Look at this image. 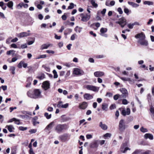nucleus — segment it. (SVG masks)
Segmentation results:
<instances>
[{"label":"nucleus","instance_id":"1","mask_svg":"<svg viewBox=\"0 0 154 154\" xmlns=\"http://www.w3.org/2000/svg\"><path fill=\"white\" fill-rule=\"evenodd\" d=\"M41 93V92L39 89H35L33 91V94L29 90L27 92V95L30 98L36 99L42 97Z\"/></svg>","mask_w":154,"mask_h":154},{"label":"nucleus","instance_id":"2","mask_svg":"<svg viewBox=\"0 0 154 154\" xmlns=\"http://www.w3.org/2000/svg\"><path fill=\"white\" fill-rule=\"evenodd\" d=\"M125 121L123 119L121 120L119 124V130L121 132H123L125 128Z\"/></svg>","mask_w":154,"mask_h":154},{"label":"nucleus","instance_id":"3","mask_svg":"<svg viewBox=\"0 0 154 154\" xmlns=\"http://www.w3.org/2000/svg\"><path fill=\"white\" fill-rule=\"evenodd\" d=\"M59 138L61 141L65 142L69 140L70 138V135L68 134L65 133L60 136Z\"/></svg>","mask_w":154,"mask_h":154},{"label":"nucleus","instance_id":"4","mask_svg":"<svg viewBox=\"0 0 154 154\" xmlns=\"http://www.w3.org/2000/svg\"><path fill=\"white\" fill-rule=\"evenodd\" d=\"M80 16L81 18V20L83 22H85L89 20L91 17V14H80Z\"/></svg>","mask_w":154,"mask_h":154},{"label":"nucleus","instance_id":"5","mask_svg":"<svg viewBox=\"0 0 154 154\" xmlns=\"http://www.w3.org/2000/svg\"><path fill=\"white\" fill-rule=\"evenodd\" d=\"M66 125L64 124H58L55 127V130L57 132H60L66 128Z\"/></svg>","mask_w":154,"mask_h":154},{"label":"nucleus","instance_id":"6","mask_svg":"<svg viewBox=\"0 0 154 154\" xmlns=\"http://www.w3.org/2000/svg\"><path fill=\"white\" fill-rule=\"evenodd\" d=\"M116 23L119 24L121 27L123 28L126 24V20L124 17H122L120 18L118 21H116Z\"/></svg>","mask_w":154,"mask_h":154},{"label":"nucleus","instance_id":"7","mask_svg":"<svg viewBox=\"0 0 154 154\" xmlns=\"http://www.w3.org/2000/svg\"><path fill=\"white\" fill-rule=\"evenodd\" d=\"M85 88L88 90L92 91L94 92L98 91L99 89L97 87L91 85H86Z\"/></svg>","mask_w":154,"mask_h":154},{"label":"nucleus","instance_id":"8","mask_svg":"<svg viewBox=\"0 0 154 154\" xmlns=\"http://www.w3.org/2000/svg\"><path fill=\"white\" fill-rule=\"evenodd\" d=\"M55 122L53 121L51 122L49 124L47 125L45 129V131L47 132H48L49 133L51 132V130L52 129L54 125Z\"/></svg>","mask_w":154,"mask_h":154},{"label":"nucleus","instance_id":"9","mask_svg":"<svg viewBox=\"0 0 154 154\" xmlns=\"http://www.w3.org/2000/svg\"><path fill=\"white\" fill-rule=\"evenodd\" d=\"M120 91L122 93V94L121 95V97L125 98L128 96V92L126 89L124 88H122L120 89Z\"/></svg>","mask_w":154,"mask_h":154},{"label":"nucleus","instance_id":"10","mask_svg":"<svg viewBox=\"0 0 154 154\" xmlns=\"http://www.w3.org/2000/svg\"><path fill=\"white\" fill-rule=\"evenodd\" d=\"M135 38H139V40L138 41H141L145 39V35L143 32H142L136 35L135 36Z\"/></svg>","mask_w":154,"mask_h":154},{"label":"nucleus","instance_id":"11","mask_svg":"<svg viewBox=\"0 0 154 154\" xmlns=\"http://www.w3.org/2000/svg\"><path fill=\"white\" fill-rule=\"evenodd\" d=\"M127 146V143H123L121 146L120 151L123 153H125L128 150H130V149L127 147H125Z\"/></svg>","mask_w":154,"mask_h":154},{"label":"nucleus","instance_id":"12","mask_svg":"<svg viewBox=\"0 0 154 154\" xmlns=\"http://www.w3.org/2000/svg\"><path fill=\"white\" fill-rule=\"evenodd\" d=\"M42 86L45 90H46L50 88V83L48 81H45L43 82Z\"/></svg>","mask_w":154,"mask_h":154},{"label":"nucleus","instance_id":"13","mask_svg":"<svg viewBox=\"0 0 154 154\" xmlns=\"http://www.w3.org/2000/svg\"><path fill=\"white\" fill-rule=\"evenodd\" d=\"M130 109L128 108H127L126 110L125 109L122 110V114L124 116L128 115L130 114Z\"/></svg>","mask_w":154,"mask_h":154},{"label":"nucleus","instance_id":"14","mask_svg":"<svg viewBox=\"0 0 154 154\" xmlns=\"http://www.w3.org/2000/svg\"><path fill=\"white\" fill-rule=\"evenodd\" d=\"M87 106V103L86 102H83L82 103L79 104V108L81 109H85Z\"/></svg>","mask_w":154,"mask_h":154},{"label":"nucleus","instance_id":"15","mask_svg":"<svg viewBox=\"0 0 154 154\" xmlns=\"http://www.w3.org/2000/svg\"><path fill=\"white\" fill-rule=\"evenodd\" d=\"M83 73V71L82 70L77 68H75L74 69L73 73L75 75H81Z\"/></svg>","mask_w":154,"mask_h":154},{"label":"nucleus","instance_id":"16","mask_svg":"<svg viewBox=\"0 0 154 154\" xmlns=\"http://www.w3.org/2000/svg\"><path fill=\"white\" fill-rule=\"evenodd\" d=\"M84 98L87 100H89L92 99L93 97L89 93H85L83 95Z\"/></svg>","mask_w":154,"mask_h":154},{"label":"nucleus","instance_id":"17","mask_svg":"<svg viewBox=\"0 0 154 154\" xmlns=\"http://www.w3.org/2000/svg\"><path fill=\"white\" fill-rule=\"evenodd\" d=\"M22 65L24 68L27 67L28 64L27 63H24L23 61H21L18 64L17 67L19 68H21L22 67Z\"/></svg>","mask_w":154,"mask_h":154},{"label":"nucleus","instance_id":"18","mask_svg":"<svg viewBox=\"0 0 154 154\" xmlns=\"http://www.w3.org/2000/svg\"><path fill=\"white\" fill-rule=\"evenodd\" d=\"M29 35V33L27 32H22L18 34L17 36L20 38H22L24 37H26Z\"/></svg>","mask_w":154,"mask_h":154},{"label":"nucleus","instance_id":"19","mask_svg":"<svg viewBox=\"0 0 154 154\" xmlns=\"http://www.w3.org/2000/svg\"><path fill=\"white\" fill-rule=\"evenodd\" d=\"M97 143V140H94L92 142L90 145V147L92 148H97L98 146Z\"/></svg>","mask_w":154,"mask_h":154},{"label":"nucleus","instance_id":"20","mask_svg":"<svg viewBox=\"0 0 154 154\" xmlns=\"http://www.w3.org/2000/svg\"><path fill=\"white\" fill-rule=\"evenodd\" d=\"M104 73L103 72L97 71L94 73V75L96 77H101L104 75Z\"/></svg>","mask_w":154,"mask_h":154},{"label":"nucleus","instance_id":"21","mask_svg":"<svg viewBox=\"0 0 154 154\" xmlns=\"http://www.w3.org/2000/svg\"><path fill=\"white\" fill-rule=\"evenodd\" d=\"M50 46H52V45L50 44H44L42 45L40 47V49L43 50L47 49Z\"/></svg>","mask_w":154,"mask_h":154},{"label":"nucleus","instance_id":"22","mask_svg":"<svg viewBox=\"0 0 154 154\" xmlns=\"http://www.w3.org/2000/svg\"><path fill=\"white\" fill-rule=\"evenodd\" d=\"M144 137L145 139L149 138L150 140H152L153 139V135L149 133H146L144 135Z\"/></svg>","mask_w":154,"mask_h":154},{"label":"nucleus","instance_id":"23","mask_svg":"<svg viewBox=\"0 0 154 154\" xmlns=\"http://www.w3.org/2000/svg\"><path fill=\"white\" fill-rule=\"evenodd\" d=\"M138 42L141 45L146 46L148 45V42L147 41L145 40V39L143 40L138 41Z\"/></svg>","mask_w":154,"mask_h":154},{"label":"nucleus","instance_id":"24","mask_svg":"<svg viewBox=\"0 0 154 154\" xmlns=\"http://www.w3.org/2000/svg\"><path fill=\"white\" fill-rule=\"evenodd\" d=\"M6 128H7L8 131L10 132H13V130L14 129V126L12 125H7L6 126Z\"/></svg>","mask_w":154,"mask_h":154},{"label":"nucleus","instance_id":"25","mask_svg":"<svg viewBox=\"0 0 154 154\" xmlns=\"http://www.w3.org/2000/svg\"><path fill=\"white\" fill-rule=\"evenodd\" d=\"M99 126L103 130H106L107 129V126L105 124H103L102 122H100Z\"/></svg>","mask_w":154,"mask_h":154},{"label":"nucleus","instance_id":"26","mask_svg":"<svg viewBox=\"0 0 154 154\" xmlns=\"http://www.w3.org/2000/svg\"><path fill=\"white\" fill-rule=\"evenodd\" d=\"M38 119V118L36 116H35L32 119V122L33 124L35 126L37 124H38L39 123V122H38L36 121Z\"/></svg>","mask_w":154,"mask_h":154},{"label":"nucleus","instance_id":"27","mask_svg":"<svg viewBox=\"0 0 154 154\" xmlns=\"http://www.w3.org/2000/svg\"><path fill=\"white\" fill-rule=\"evenodd\" d=\"M128 2L129 5L132 6L133 8H137L139 6V5L132 2L128 1Z\"/></svg>","mask_w":154,"mask_h":154},{"label":"nucleus","instance_id":"28","mask_svg":"<svg viewBox=\"0 0 154 154\" xmlns=\"http://www.w3.org/2000/svg\"><path fill=\"white\" fill-rule=\"evenodd\" d=\"M108 107V105L106 103H103L102 104V108L103 110L107 111Z\"/></svg>","mask_w":154,"mask_h":154},{"label":"nucleus","instance_id":"29","mask_svg":"<svg viewBox=\"0 0 154 154\" xmlns=\"http://www.w3.org/2000/svg\"><path fill=\"white\" fill-rule=\"evenodd\" d=\"M72 31L71 29L67 28L64 31V34L65 35H67L70 34Z\"/></svg>","mask_w":154,"mask_h":154},{"label":"nucleus","instance_id":"30","mask_svg":"<svg viewBox=\"0 0 154 154\" xmlns=\"http://www.w3.org/2000/svg\"><path fill=\"white\" fill-rule=\"evenodd\" d=\"M82 28L79 27L78 26H76L74 30L76 32L80 33L81 32Z\"/></svg>","mask_w":154,"mask_h":154},{"label":"nucleus","instance_id":"31","mask_svg":"<svg viewBox=\"0 0 154 154\" xmlns=\"http://www.w3.org/2000/svg\"><path fill=\"white\" fill-rule=\"evenodd\" d=\"M90 2L93 6L95 8H96L97 7L98 5L97 3H95L94 0H90Z\"/></svg>","mask_w":154,"mask_h":154},{"label":"nucleus","instance_id":"32","mask_svg":"<svg viewBox=\"0 0 154 154\" xmlns=\"http://www.w3.org/2000/svg\"><path fill=\"white\" fill-rule=\"evenodd\" d=\"M143 4L145 5H153V2H152L149 1H145L143 2Z\"/></svg>","mask_w":154,"mask_h":154},{"label":"nucleus","instance_id":"33","mask_svg":"<svg viewBox=\"0 0 154 154\" xmlns=\"http://www.w3.org/2000/svg\"><path fill=\"white\" fill-rule=\"evenodd\" d=\"M7 4L8 6L12 9H13L12 7L13 6V2L12 1L9 2Z\"/></svg>","mask_w":154,"mask_h":154},{"label":"nucleus","instance_id":"34","mask_svg":"<svg viewBox=\"0 0 154 154\" xmlns=\"http://www.w3.org/2000/svg\"><path fill=\"white\" fill-rule=\"evenodd\" d=\"M15 68L14 66H11L10 67V70L12 72V73L14 75L15 73Z\"/></svg>","mask_w":154,"mask_h":154},{"label":"nucleus","instance_id":"35","mask_svg":"<svg viewBox=\"0 0 154 154\" xmlns=\"http://www.w3.org/2000/svg\"><path fill=\"white\" fill-rule=\"evenodd\" d=\"M107 29L106 28H102L100 29V33H103L107 32Z\"/></svg>","mask_w":154,"mask_h":154},{"label":"nucleus","instance_id":"36","mask_svg":"<svg viewBox=\"0 0 154 154\" xmlns=\"http://www.w3.org/2000/svg\"><path fill=\"white\" fill-rule=\"evenodd\" d=\"M44 116L47 119H50L51 117V114H49L47 112H45L44 114Z\"/></svg>","mask_w":154,"mask_h":154},{"label":"nucleus","instance_id":"37","mask_svg":"<svg viewBox=\"0 0 154 154\" xmlns=\"http://www.w3.org/2000/svg\"><path fill=\"white\" fill-rule=\"evenodd\" d=\"M119 98H121V96L120 95L117 94L115 95L113 97V98L115 100H117Z\"/></svg>","mask_w":154,"mask_h":154},{"label":"nucleus","instance_id":"38","mask_svg":"<svg viewBox=\"0 0 154 154\" xmlns=\"http://www.w3.org/2000/svg\"><path fill=\"white\" fill-rule=\"evenodd\" d=\"M53 73L54 74V78L55 79L57 78L58 76L56 70L55 69L53 71Z\"/></svg>","mask_w":154,"mask_h":154},{"label":"nucleus","instance_id":"39","mask_svg":"<svg viewBox=\"0 0 154 154\" xmlns=\"http://www.w3.org/2000/svg\"><path fill=\"white\" fill-rule=\"evenodd\" d=\"M140 131L142 132L145 133L148 131V130L146 128H144L143 127H142L140 128Z\"/></svg>","mask_w":154,"mask_h":154},{"label":"nucleus","instance_id":"40","mask_svg":"<svg viewBox=\"0 0 154 154\" xmlns=\"http://www.w3.org/2000/svg\"><path fill=\"white\" fill-rule=\"evenodd\" d=\"M28 69V72H30L33 71L32 67L31 66H29L27 67Z\"/></svg>","mask_w":154,"mask_h":154},{"label":"nucleus","instance_id":"41","mask_svg":"<svg viewBox=\"0 0 154 154\" xmlns=\"http://www.w3.org/2000/svg\"><path fill=\"white\" fill-rule=\"evenodd\" d=\"M121 79L122 80L125 81H130L131 80V79L129 78L122 77L121 78Z\"/></svg>","mask_w":154,"mask_h":154},{"label":"nucleus","instance_id":"42","mask_svg":"<svg viewBox=\"0 0 154 154\" xmlns=\"http://www.w3.org/2000/svg\"><path fill=\"white\" fill-rule=\"evenodd\" d=\"M74 4L72 3H71L70 4V5L68 8V9H71L74 8Z\"/></svg>","mask_w":154,"mask_h":154},{"label":"nucleus","instance_id":"43","mask_svg":"<svg viewBox=\"0 0 154 154\" xmlns=\"http://www.w3.org/2000/svg\"><path fill=\"white\" fill-rule=\"evenodd\" d=\"M128 103V101L126 99H123L122 100V104L124 105H126Z\"/></svg>","mask_w":154,"mask_h":154},{"label":"nucleus","instance_id":"44","mask_svg":"<svg viewBox=\"0 0 154 154\" xmlns=\"http://www.w3.org/2000/svg\"><path fill=\"white\" fill-rule=\"evenodd\" d=\"M19 129L20 130L24 131L26 130L27 129V127H23L22 126H20L19 128Z\"/></svg>","mask_w":154,"mask_h":154},{"label":"nucleus","instance_id":"45","mask_svg":"<svg viewBox=\"0 0 154 154\" xmlns=\"http://www.w3.org/2000/svg\"><path fill=\"white\" fill-rule=\"evenodd\" d=\"M124 12L127 15H128L129 11L128 8H125L124 9Z\"/></svg>","mask_w":154,"mask_h":154},{"label":"nucleus","instance_id":"46","mask_svg":"<svg viewBox=\"0 0 154 154\" xmlns=\"http://www.w3.org/2000/svg\"><path fill=\"white\" fill-rule=\"evenodd\" d=\"M141 151L140 150H136L134 151L132 154H141Z\"/></svg>","mask_w":154,"mask_h":154},{"label":"nucleus","instance_id":"47","mask_svg":"<svg viewBox=\"0 0 154 154\" xmlns=\"http://www.w3.org/2000/svg\"><path fill=\"white\" fill-rule=\"evenodd\" d=\"M15 123L17 125H19L20 124V122L19 119L16 118V120H14Z\"/></svg>","mask_w":154,"mask_h":154},{"label":"nucleus","instance_id":"48","mask_svg":"<svg viewBox=\"0 0 154 154\" xmlns=\"http://www.w3.org/2000/svg\"><path fill=\"white\" fill-rule=\"evenodd\" d=\"M43 67H44L45 69L48 72L50 71V68L49 67L46 66L44 65L42 66Z\"/></svg>","mask_w":154,"mask_h":154},{"label":"nucleus","instance_id":"49","mask_svg":"<svg viewBox=\"0 0 154 154\" xmlns=\"http://www.w3.org/2000/svg\"><path fill=\"white\" fill-rule=\"evenodd\" d=\"M69 104L68 103H66L64 105H62L61 106V107L62 108H66L68 107V106Z\"/></svg>","mask_w":154,"mask_h":154},{"label":"nucleus","instance_id":"50","mask_svg":"<svg viewBox=\"0 0 154 154\" xmlns=\"http://www.w3.org/2000/svg\"><path fill=\"white\" fill-rule=\"evenodd\" d=\"M105 57V56L103 55H98L96 56V58L97 59L102 58Z\"/></svg>","mask_w":154,"mask_h":154},{"label":"nucleus","instance_id":"51","mask_svg":"<svg viewBox=\"0 0 154 154\" xmlns=\"http://www.w3.org/2000/svg\"><path fill=\"white\" fill-rule=\"evenodd\" d=\"M150 111L151 113L154 116V108L152 106H151V108L150 109Z\"/></svg>","mask_w":154,"mask_h":154},{"label":"nucleus","instance_id":"52","mask_svg":"<svg viewBox=\"0 0 154 154\" xmlns=\"http://www.w3.org/2000/svg\"><path fill=\"white\" fill-rule=\"evenodd\" d=\"M109 108L111 110L115 109L116 108V105L115 104H112L110 106Z\"/></svg>","mask_w":154,"mask_h":154},{"label":"nucleus","instance_id":"53","mask_svg":"<svg viewBox=\"0 0 154 154\" xmlns=\"http://www.w3.org/2000/svg\"><path fill=\"white\" fill-rule=\"evenodd\" d=\"M128 27L130 29H132L134 26L133 23L132 24L129 23L127 25Z\"/></svg>","mask_w":154,"mask_h":154},{"label":"nucleus","instance_id":"54","mask_svg":"<svg viewBox=\"0 0 154 154\" xmlns=\"http://www.w3.org/2000/svg\"><path fill=\"white\" fill-rule=\"evenodd\" d=\"M36 131L37 130L36 129H32L29 131V132L31 134H32L35 133V132H36Z\"/></svg>","mask_w":154,"mask_h":154},{"label":"nucleus","instance_id":"55","mask_svg":"<svg viewBox=\"0 0 154 154\" xmlns=\"http://www.w3.org/2000/svg\"><path fill=\"white\" fill-rule=\"evenodd\" d=\"M44 78V75H41L38 76L37 77V78L40 80L43 79Z\"/></svg>","mask_w":154,"mask_h":154},{"label":"nucleus","instance_id":"56","mask_svg":"<svg viewBox=\"0 0 154 154\" xmlns=\"http://www.w3.org/2000/svg\"><path fill=\"white\" fill-rule=\"evenodd\" d=\"M117 11L120 14H122L123 11L121 8H119L117 9Z\"/></svg>","mask_w":154,"mask_h":154},{"label":"nucleus","instance_id":"57","mask_svg":"<svg viewBox=\"0 0 154 154\" xmlns=\"http://www.w3.org/2000/svg\"><path fill=\"white\" fill-rule=\"evenodd\" d=\"M62 102L61 101H59L58 102V103L57 104V107L58 108H60L61 107V105H62Z\"/></svg>","mask_w":154,"mask_h":154},{"label":"nucleus","instance_id":"58","mask_svg":"<svg viewBox=\"0 0 154 154\" xmlns=\"http://www.w3.org/2000/svg\"><path fill=\"white\" fill-rule=\"evenodd\" d=\"M46 52L48 54L51 53L52 54H54V51L50 50H47L46 51Z\"/></svg>","mask_w":154,"mask_h":154},{"label":"nucleus","instance_id":"59","mask_svg":"<svg viewBox=\"0 0 154 154\" xmlns=\"http://www.w3.org/2000/svg\"><path fill=\"white\" fill-rule=\"evenodd\" d=\"M46 57V54L41 55L39 56L38 58V59L45 58Z\"/></svg>","mask_w":154,"mask_h":154},{"label":"nucleus","instance_id":"60","mask_svg":"<svg viewBox=\"0 0 154 154\" xmlns=\"http://www.w3.org/2000/svg\"><path fill=\"white\" fill-rule=\"evenodd\" d=\"M111 134L109 133H107L104 135V136L105 137H111Z\"/></svg>","mask_w":154,"mask_h":154},{"label":"nucleus","instance_id":"61","mask_svg":"<svg viewBox=\"0 0 154 154\" xmlns=\"http://www.w3.org/2000/svg\"><path fill=\"white\" fill-rule=\"evenodd\" d=\"M1 88L3 91H5L7 89V87L6 85H2Z\"/></svg>","mask_w":154,"mask_h":154},{"label":"nucleus","instance_id":"62","mask_svg":"<svg viewBox=\"0 0 154 154\" xmlns=\"http://www.w3.org/2000/svg\"><path fill=\"white\" fill-rule=\"evenodd\" d=\"M106 9L105 8L103 9L102 11L101 12V14L104 16L106 13Z\"/></svg>","mask_w":154,"mask_h":154},{"label":"nucleus","instance_id":"63","mask_svg":"<svg viewBox=\"0 0 154 154\" xmlns=\"http://www.w3.org/2000/svg\"><path fill=\"white\" fill-rule=\"evenodd\" d=\"M27 47V46L26 44H23V45H21V48L22 49L26 48Z\"/></svg>","mask_w":154,"mask_h":154},{"label":"nucleus","instance_id":"64","mask_svg":"<svg viewBox=\"0 0 154 154\" xmlns=\"http://www.w3.org/2000/svg\"><path fill=\"white\" fill-rule=\"evenodd\" d=\"M106 96L109 97H112V94L110 93L107 92L106 93Z\"/></svg>","mask_w":154,"mask_h":154}]
</instances>
